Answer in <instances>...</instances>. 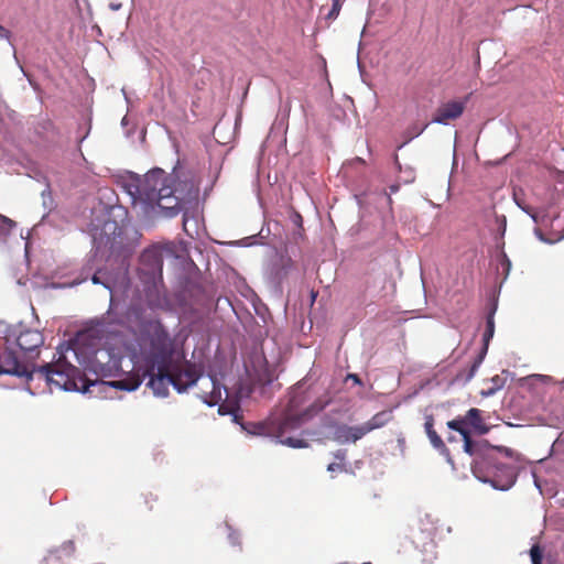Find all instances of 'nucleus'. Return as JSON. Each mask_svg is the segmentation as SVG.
Instances as JSON below:
<instances>
[{"mask_svg":"<svg viewBox=\"0 0 564 564\" xmlns=\"http://www.w3.org/2000/svg\"><path fill=\"white\" fill-rule=\"evenodd\" d=\"M134 207L145 215L177 216L184 206L196 199L199 178L189 169L177 165L171 174L155 167L144 175L132 174L124 183Z\"/></svg>","mask_w":564,"mask_h":564,"instance_id":"f257e3e1","label":"nucleus"},{"mask_svg":"<svg viewBox=\"0 0 564 564\" xmlns=\"http://www.w3.org/2000/svg\"><path fill=\"white\" fill-rule=\"evenodd\" d=\"M174 340L160 321H148L141 327L138 349L131 354L132 375L116 381L113 387L133 391L148 378L147 386L158 397L169 394L172 384L171 356L174 355Z\"/></svg>","mask_w":564,"mask_h":564,"instance_id":"f03ea898","label":"nucleus"},{"mask_svg":"<svg viewBox=\"0 0 564 564\" xmlns=\"http://www.w3.org/2000/svg\"><path fill=\"white\" fill-rule=\"evenodd\" d=\"M303 403L304 397L292 395L283 411L269 422V433L281 444L292 448L308 446L306 440L292 436L291 433L322 412L329 403V399L319 398L305 409L302 408Z\"/></svg>","mask_w":564,"mask_h":564,"instance_id":"7ed1b4c3","label":"nucleus"},{"mask_svg":"<svg viewBox=\"0 0 564 564\" xmlns=\"http://www.w3.org/2000/svg\"><path fill=\"white\" fill-rule=\"evenodd\" d=\"M449 430L462 435L464 452L469 456L485 453L486 449H492L499 455L512 456L511 449L507 447L490 446L486 441H474L471 435H485L490 431L484 412L477 408L469 409L464 415H458L446 423Z\"/></svg>","mask_w":564,"mask_h":564,"instance_id":"20e7f679","label":"nucleus"},{"mask_svg":"<svg viewBox=\"0 0 564 564\" xmlns=\"http://www.w3.org/2000/svg\"><path fill=\"white\" fill-rule=\"evenodd\" d=\"M34 375L45 380L51 390L54 387L57 390L86 392L95 383L64 358L41 367L35 366Z\"/></svg>","mask_w":564,"mask_h":564,"instance_id":"39448f33","label":"nucleus"},{"mask_svg":"<svg viewBox=\"0 0 564 564\" xmlns=\"http://www.w3.org/2000/svg\"><path fill=\"white\" fill-rule=\"evenodd\" d=\"M138 275L145 285V297L150 307H160V285L163 281V254L159 247L152 246L140 256Z\"/></svg>","mask_w":564,"mask_h":564,"instance_id":"423d86ee","label":"nucleus"},{"mask_svg":"<svg viewBox=\"0 0 564 564\" xmlns=\"http://www.w3.org/2000/svg\"><path fill=\"white\" fill-rule=\"evenodd\" d=\"M496 460H471L470 469L474 476L482 482H490L494 487L505 489L500 485L501 476H506L507 484L510 486L514 480L513 469L505 464H495Z\"/></svg>","mask_w":564,"mask_h":564,"instance_id":"0eeeda50","label":"nucleus"},{"mask_svg":"<svg viewBox=\"0 0 564 564\" xmlns=\"http://www.w3.org/2000/svg\"><path fill=\"white\" fill-rule=\"evenodd\" d=\"M35 372L33 361H22L14 351L6 350L0 355V375H14L32 379Z\"/></svg>","mask_w":564,"mask_h":564,"instance_id":"6e6552de","label":"nucleus"},{"mask_svg":"<svg viewBox=\"0 0 564 564\" xmlns=\"http://www.w3.org/2000/svg\"><path fill=\"white\" fill-rule=\"evenodd\" d=\"M121 358L107 348H98L91 360L93 371L100 377H109L120 367Z\"/></svg>","mask_w":564,"mask_h":564,"instance_id":"1a4fd4ad","label":"nucleus"},{"mask_svg":"<svg viewBox=\"0 0 564 564\" xmlns=\"http://www.w3.org/2000/svg\"><path fill=\"white\" fill-rule=\"evenodd\" d=\"M173 357L174 355L171 356L172 386L178 392H183L197 382L199 375L192 365L186 364L185 366H181L174 361Z\"/></svg>","mask_w":564,"mask_h":564,"instance_id":"9d476101","label":"nucleus"},{"mask_svg":"<svg viewBox=\"0 0 564 564\" xmlns=\"http://www.w3.org/2000/svg\"><path fill=\"white\" fill-rule=\"evenodd\" d=\"M468 97L465 100H452L442 104L434 112L432 122L440 124H448L451 120L458 119L466 107Z\"/></svg>","mask_w":564,"mask_h":564,"instance_id":"9b49d317","label":"nucleus"},{"mask_svg":"<svg viewBox=\"0 0 564 564\" xmlns=\"http://www.w3.org/2000/svg\"><path fill=\"white\" fill-rule=\"evenodd\" d=\"M13 336L17 345L25 352H33L44 344V336L37 329L23 328L14 332Z\"/></svg>","mask_w":564,"mask_h":564,"instance_id":"f8f14e48","label":"nucleus"},{"mask_svg":"<svg viewBox=\"0 0 564 564\" xmlns=\"http://www.w3.org/2000/svg\"><path fill=\"white\" fill-rule=\"evenodd\" d=\"M364 436L366 435L361 425L350 426L347 424H340L334 432V438L340 444L356 443Z\"/></svg>","mask_w":564,"mask_h":564,"instance_id":"ddd939ff","label":"nucleus"},{"mask_svg":"<svg viewBox=\"0 0 564 564\" xmlns=\"http://www.w3.org/2000/svg\"><path fill=\"white\" fill-rule=\"evenodd\" d=\"M392 419H393V416H392L391 411L383 410V411L376 413L370 420H368L367 422H365L360 425L365 432V435H367L368 433H370L375 430L383 427Z\"/></svg>","mask_w":564,"mask_h":564,"instance_id":"4468645a","label":"nucleus"},{"mask_svg":"<svg viewBox=\"0 0 564 564\" xmlns=\"http://www.w3.org/2000/svg\"><path fill=\"white\" fill-rule=\"evenodd\" d=\"M424 430L434 448L438 449L441 454L446 451L445 444L442 437L437 434L434 429V416L432 414L425 415Z\"/></svg>","mask_w":564,"mask_h":564,"instance_id":"2eb2a0df","label":"nucleus"},{"mask_svg":"<svg viewBox=\"0 0 564 564\" xmlns=\"http://www.w3.org/2000/svg\"><path fill=\"white\" fill-rule=\"evenodd\" d=\"M494 333H495V321H494V312H491L487 316L486 330L484 333V341L486 345L485 350L487 349V345H488L489 340L492 338Z\"/></svg>","mask_w":564,"mask_h":564,"instance_id":"dca6fc26","label":"nucleus"},{"mask_svg":"<svg viewBox=\"0 0 564 564\" xmlns=\"http://www.w3.org/2000/svg\"><path fill=\"white\" fill-rule=\"evenodd\" d=\"M491 381H497V386L489 387L488 389L481 390L480 394L482 397H489L496 393L498 390H500L503 387V379L499 376H495L491 378Z\"/></svg>","mask_w":564,"mask_h":564,"instance_id":"f3484780","label":"nucleus"},{"mask_svg":"<svg viewBox=\"0 0 564 564\" xmlns=\"http://www.w3.org/2000/svg\"><path fill=\"white\" fill-rule=\"evenodd\" d=\"M532 564H542V551L539 545H533L530 550Z\"/></svg>","mask_w":564,"mask_h":564,"instance_id":"a211bd4d","label":"nucleus"},{"mask_svg":"<svg viewBox=\"0 0 564 564\" xmlns=\"http://www.w3.org/2000/svg\"><path fill=\"white\" fill-rule=\"evenodd\" d=\"M340 9H341V4L333 3L332 9L326 14V18L329 19V20L336 19L338 17L339 12H340Z\"/></svg>","mask_w":564,"mask_h":564,"instance_id":"6ab92c4d","label":"nucleus"},{"mask_svg":"<svg viewBox=\"0 0 564 564\" xmlns=\"http://www.w3.org/2000/svg\"><path fill=\"white\" fill-rule=\"evenodd\" d=\"M482 361V357L479 356L477 359H475V361L473 362L471 367H470V373H469V378H471L475 372L477 371L479 365L481 364Z\"/></svg>","mask_w":564,"mask_h":564,"instance_id":"aec40b11","label":"nucleus"},{"mask_svg":"<svg viewBox=\"0 0 564 564\" xmlns=\"http://www.w3.org/2000/svg\"><path fill=\"white\" fill-rule=\"evenodd\" d=\"M400 188V185L399 184H392L389 186V189H390V194L388 195V202L389 204L392 203V198H391V194H394L399 191Z\"/></svg>","mask_w":564,"mask_h":564,"instance_id":"412c9836","label":"nucleus"},{"mask_svg":"<svg viewBox=\"0 0 564 564\" xmlns=\"http://www.w3.org/2000/svg\"><path fill=\"white\" fill-rule=\"evenodd\" d=\"M11 36V32L7 30L4 26L0 25V39L9 40Z\"/></svg>","mask_w":564,"mask_h":564,"instance_id":"4be33fe9","label":"nucleus"},{"mask_svg":"<svg viewBox=\"0 0 564 564\" xmlns=\"http://www.w3.org/2000/svg\"><path fill=\"white\" fill-rule=\"evenodd\" d=\"M109 8L112 10V11H118L122 8V3L121 2H118V1H115V0H111L109 2Z\"/></svg>","mask_w":564,"mask_h":564,"instance_id":"5701e85b","label":"nucleus"},{"mask_svg":"<svg viewBox=\"0 0 564 564\" xmlns=\"http://www.w3.org/2000/svg\"><path fill=\"white\" fill-rule=\"evenodd\" d=\"M329 471L341 470L343 465L340 463H330L327 467Z\"/></svg>","mask_w":564,"mask_h":564,"instance_id":"b1692460","label":"nucleus"},{"mask_svg":"<svg viewBox=\"0 0 564 564\" xmlns=\"http://www.w3.org/2000/svg\"><path fill=\"white\" fill-rule=\"evenodd\" d=\"M502 265L505 267L507 272L509 271V269L511 267L510 260L506 257V254L503 256Z\"/></svg>","mask_w":564,"mask_h":564,"instance_id":"393cba45","label":"nucleus"},{"mask_svg":"<svg viewBox=\"0 0 564 564\" xmlns=\"http://www.w3.org/2000/svg\"><path fill=\"white\" fill-rule=\"evenodd\" d=\"M295 223H296V225H297L299 227H302V217H301V215H299V214L296 215V220H295Z\"/></svg>","mask_w":564,"mask_h":564,"instance_id":"a878e982","label":"nucleus"},{"mask_svg":"<svg viewBox=\"0 0 564 564\" xmlns=\"http://www.w3.org/2000/svg\"><path fill=\"white\" fill-rule=\"evenodd\" d=\"M91 281H93V283H95V284L101 283V281L99 280V278H98V275H97V274H94V276L91 278Z\"/></svg>","mask_w":564,"mask_h":564,"instance_id":"bb28decb","label":"nucleus"},{"mask_svg":"<svg viewBox=\"0 0 564 564\" xmlns=\"http://www.w3.org/2000/svg\"><path fill=\"white\" fill-rule=\"evenodd\" d=\"M349 378L352 379V381L357 382V383H360V379L357 375H349Z\"/></svg>","mask_w":564,"mask_h":564,"instance_id":"cd10ccee","label":"nucleus"},{"mask_svg":"<svg viewBox=\"0 0 564 564\" xmlns=\"http://www.w3.org/2000/svg\"><path fill=\"white\" fill-rule=\"evenodd\" d=\"M333 3H339V4H343L344 0H332Z\"/></svg>","mask_w":564,"mask_h":564,"instance_id":"c85d7f7f","label":"nucleus"},{"mask_svg":"<svg viewBox=\"0 0 564 564\" xmlns=\"http://www.w3.org/2000/svg\"><path fill=\"white\" fill-rule=\"evenodd\" d=\"M534 484H535L538 487H540V485H539V482H538V479H536V478H535V480H534Z\"/></svg>","mask_w":564,"mask_h":564,"instance_id":"c756f323","label":"nucleus"}]
</instances>
